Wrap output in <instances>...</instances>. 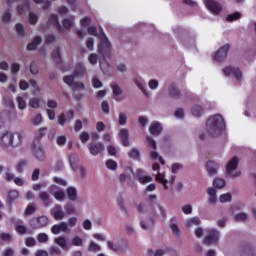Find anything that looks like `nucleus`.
I'll list each match as a JSON object with an SVG mask.
<instances>
[{
  "instance_id": "27",
  "label": "nucleus",
  "mask_w": 256,
  "mask_h": 256,
  "mask_svg": "<svg viewBox=\"0 0 256 256\" xmlns=\"http://www.w3.org/2000/svg\"><path fill=\"white\" fill-rule=\"evenodd\" d=\"M38 197H39V199H41V201L43 202V205H45V207H49V205H51V203H53V201L51 200V196L46 191L40 192Z\"/></svg>"
},
{
  "instance_id": "19",
  "label": "nucleus",
  "mask_w": 256,
  "mask_h": 256,
  "mask_svg": "<svg viewBox=\"0 0 256 256\" xmlns=\"http://www.w3.org/2000/svg\"><path fill=\"white\" fill-rule=\"evenodd\" d=\"M55 189H57V186L52 185L50 187V193L53 195L54 199H56V201H65L66 199V195H65V191H63V189H58L55 191Z\"/></svg>"
},
{
  "instance_id": "8",
  "label": "nucleus",
  "mask_w": 256,
  "mask_h": 256,
  "mask_svg": "<svg viewBox=\"0 0 256 256\" xmlns=\"http://www.w3.org/2000/svg\"><path fill=\"white\" fill-rule=\"evenodd\" d=\"M47 225H49V218L47 216H39L30 221V227H32V229H43V227H47Z\"/></svg>"
},
{
  "instance_id": "62",
  "label": "nucleus",
  "mask_w": 256,
  "mask_h": 256,
  "mask_svg": "<svg viewBox=\"0 0 256 256\" xmlns=\"http://www.w3.org/2000/svg\"><path fill=\"white\" fill-rule=\"evenodd\" d=\"M58 106H59V104L55 100H53V99H49L47 101L48 109L55 110V109H57Z\"/></svg>"
},
{
  "instance_id": "31",
  "label": "nucleus",
  "mask_w": 256,
  "mask_h": 256,
  "mask_svg": "<svg viewBox=\"0 0 256 256\" xmlns=\"http://www.w3.org/2000/svg\"><path fill=\"white\" fill-rule=\"evenodd\" d=\"M31 7V0H24L23 4H18L17 13L18 15H23L25 11Z\"/></svg>"
},
{
  "instance_id": "25",
  "label": "nucleus",
  "mask_w": 256,
  "mask_h": 256,
  "mask_svg": "<svg viewBox=\"0 0 256 256\" xmlns=\"http://www.w3.org/2000/svg\"><path fill=\"white\" fill-rule=\"evenodd\" d=\"M119 137L124 147H129V130H127V128H122L119 131Z\"/></svg>"
},
{
  "instance_id": "28",
  "label": "nucleus",
  "mask_w": 256,
  "mask_h": 256,
  "mask_svg": "<svg viewBox=\"0 0 256 256\" xmlns=\"http://www.w3.org/2000/svg\"><path fill=\"white\" fill-rule=\"evenodd\" d=\"M111 89L113 91V95H115V101L119 103L121 101L119 95L123 94V89L121 88V86H119V84H111Z\"/></svg>"
},
{
  "instance_id": "34",
  "label": "nucleus",
  "mask_w": 256,
  "mask_h": 256,
  "mask_svg": "<svg viewBox=\"0 0 256 256\" xmlns=\"http://www.w3.org/2000/svg\"><path fill=\"white\" fill-rule=\"evenodd\" d=\"M67 197L70 201H77V188L76 187H68L66 190Z\"/></svg>"
},
{
  "instance_id": "32",
  "label": "nucleus",
  "mask_w": 256,
  "mask_h": 256,
  "mask_svg": "<svg viewBox=\"0 0 256 256\" xmlns=\"http://www.w3.org/2000/svg\"><path fill=\"white\" fill-rule=\"evenodd\" d=\"M153 225L154 222L152 218H148L140 222V227L141 229H144V231H151V229H153Z\"/></svg>"
},
{
  "instance_id": "33",
  "label": "nucleus",
  "mask_w": 256,
  "mask_h": 256,
  "mask_svg": "<svg viewBox=\"0 0 256 256\" xmlns=\"http://www.w3.org/2000/svg\"><path fill=\"white\" fill-rule=\"evenodd\" d=\"M200 224H201V219H199V217L190 218L184 222V225L185 227H187V229L191 227H195Z\"/></svg>"
},
{
  "instance_id": "35",
  "label": "nucleus",
  "mask_w": 256,
  "mask_h": 256,
  "mask_svg": "<svg viewBox=\"0 0 256 256\" xmlns=\"http://www.w3.org/2000/svg\"><path fill=\"white\" fill-rule=\"evenodd\" d=\"M107 59H109V57H103V59L99 60L100 69L105 75H109V62H107Z\"/></svg>"
},
{
  "instance_id": "1",
  "label": "nucleus",
  "mask_w": 256,
  "mask_h": 256,
  "mask_svg": "<svg viewBox=\"0 0 256 256\" xmlns=\"http://www.w3.org/2000/svg\"><path fill=\"white\" fill-rule=\"evenodd\" d=\"M0 145L6 149L21 147L23 145V133L5 130L3 125H0Z\"/></svg>"
},
{
  "instance_id": "22",
  "label": "nucleus",
  "mask_w": 256,
  "mask_h": 256,
  "mask_svg": "<svg viewBox=\"0 0 256 256\" xmlns=\"http://www.w3.org/2000/svg\"><path fill=\"white\" fill-rule=\"evenodd\" d=\"M209 205H217V190L213 187L207 189Z\"/></svg>"
},
{
  "instance_id": "58",
  "label": "nucleus",
  "mask_w": 256,
  "mask_h": 256,
  "mask_svg": "<svg viewBox=\"0 0 256 256\" xmlns=\"http://www.w3.org/2000/svg\"><path fill=\"white\" fill-rule=\"evenodd\" d=\"M50 255H61V249L57 246H50L49 248Z\"/></svg>"
},
{
  "instance_id": "47",
  "label": "nucleus",
  "mask_w": 256,
  "mask_h": 256,
  "mask_svg": "<svg viewBox=\"0 0 256 256\" xmlns=\"http://www.w3.org/2000/svg\"><path fill=\"white\" fill-rule=\"evenodd\" d=\"M225 179L222 178H216L213 180V185L214 187H216L217 189H223V187H225Z\"/></svg>"
},
{
  "instance_id": "45",
  "label": "nucleus",
  "mask_w": 256,
  "mask_h": 256,
  "mask_svg": "<svg viewBox=\"0 0 256 256\" xmlns=\"http://www.w3.org/2000/svg\"><path fill=\"white\" fill-rule=\"evenodd\" d=\"M16 101H17V103H18V109H20V110H24V109H27V102H26V100H25V98H23V97H21V96H18L17 98H16Z\"/></svg>"
},
{
  "instance_id": "5",
  "label": "nucleus",
  "mask_w": 256,
  "mask_h": 256,
  "mask_svg": "<svg viewBox=\"0 0 256 256\" xmlns=\"http://www.w3.org/2000/svg\"><path fill=\"white\" fill-rule=\"evenodd\" d=\"M146 141L150 147V149H152V151L150 152V158L153 161H159V163H161V165H165V160H163V157L159 156V153H157V142H155V140L153 139V137L151 136H146Z\"/></svg>"
},
{
  "instance_id": "36",
  "label": "nucleus",
  "mask_w": 256,
  "mask_h": 256,
  "mask_svg": "<svg viewBox=\"0 0 256 256\" xmlns=\"http://www.w3.org/2000/svg\"><path fill=\"white\" fill-rule=\"evenodd\" d=\"M11 19V9H6L2 14L1 21L4 23V25H9V23H11Z\"/></svg>"
},
{
  "instance_id": "59",
  "label": "nucleus",
  "mask_w": 256,
  "mask_h": 256,
  "mask_svg": "<svg viewBox=\"0 0 256 256\" xmlns=\"http://www.w3.org/2000/svg\"><path fill=\"white\" fill-rule=\"evenodd\" d=\"M63 27L64 29H71V27H73V19L65 18L63 20Z\"/></svg>"
},
{
  "instance_id": "9",
  "label": "nucleus",
  "mask_w": 256,
  "mask_h": 256,
  "mask_svg": "<svg viewBox=\"0 0 256 256\" xmlns=\"http://www.w3.org/2000/svg\"><path fill=\"white\" fill-rule=\"evenodd\" d=\"M63 80L64 83L74 91H83L85 89V84L82 82H75V77L73 75L65 76Z\"/></svg>"
},
{
  "instance_id": "4",
  "label": "nucleus",
  "mask_w": 256,
  "mask_h": 256,
  "mask_svg": "<svg viewBox=\"0 0 256 256\" xmlns=\"http://www.w3.org/2000/svg\"><path fill=\"white\" fill-rule=\"evenodd\" d=\"M100 44L98 45V53L102 55V57H111V42H109V38L104 34L99 36Z\"/></svg>"
},
{
  "instance_id": "53",
  "label": "nucleus",
  "mask_w": 256,
  "mask_h": 256,
  "mask_svg": "<svg viewBox=\"0 0 256 256\" xmlns=\"http://www.w3.org/2000/svg\"><path fill=\"white\" fill-rule=\"evenodd\" d=\"M99 61V56L95 53H91L88 56V62L90 63V65H97V62Z\"/></svg>"
},
{
  "instance_id": "29",
  "label": "nucleus",
  "mask_w": 256,
  "mask_h": 256,
  "mask_svg": "<svg viewBox=\"0 0 256 256\" xmlns=\"http://www.w3.org/2000/svg\"><path fill=\"white\" fill-rule=\"evenodd\" d=\"M191 113L193 117L199 118V117H203L205 110L203 109V106L199 104H195L194 106H192Z\"/></svg>"
},
{
  "instance_id": "14",
  "label": "nucleus",
  "mask_w": 256,
  "mask_h": 256,
  "mask_svg": "<svg viewBox=\"0 0 256 256\" xmlns=\"http://www.w3.org/2000/svg\"><path fill=\"white\" fill-rule=\"evenodd\" d=\"M219 237H220L219 230L209 229L208 235L205 238L206 245H212L213 243H218Z\"/></svg>"
},
{
  "instance_id": "46",
  "label": "nucleus",
  "mask_w": 256,
  "mask_h": 256,
  "mask_svg": "<svg viewBox=\"0 0 256 256\" xmlns=\"http://www.w3.org/2000/svg\"><path fill=\"white\" fill-rule=\"evenodd\" d=\"M16 32L19 37H27V32H25V28L21 23L16 24Z\"/></svg>"
},
{
  "instance_id": "30",
  "label": "nucleus",
  "mask_w": 256,
  "mask_h": 256,
  "mask_svg": "<svg viewBox=\"0 0 256 256\" xmlns=\"http://www.w3.org/2000/svg\"><path fill=\"white\" fill-rule=\"evenodd\" d=\"M43 43V39H41V36H36L34 40L27 45V50L28 51H35L39 45Z\"/></svg>"
},
{
  "instance_id": "38",
  "label": "nucleus",
  "mask_w": 256,
  "mask_h": 256,
  "mask_svg": "<svg viewBox=\"0 0 256 256\" xmlns=\"http://www.w3.org/2000/svg\"><path fill=\"white\" fill-rule=\"evenodd\" d=\"M85 74V64L84 63H78L76 65V68L74 70V76L75 77H81V75Z\"/></svg>"
},
{
  "instance_id": "54",
  "label": "nucleus",
  "mask_w": 256,
  "mask_h": 256,
  "mask_svg": "<svg viewBox=\"0 0 256 256\" xmlns=\"http://www.w3.org/2000/svg\"><path fill=\"white\" fill-rule=\"evenodd\" d=\"M118 123L121 126L127 125V114H125L124 112H120L118 116Z\"/></svg>"
},
{
  "instance_id": "18",
  "label": "nucleus",
  "mask_w": 256,
  "mask_h": 256,
  "mask_svg": "<svg viewBox=\"0 0 256 256\" xmlns=\"http://www.w3.org/2000/svg\"><path fill=\"white\" fill-rule=\"evenodd\" d=\"M51 232L54 235H59V233H69V225L67 222H61L60 224H55L51 227Z\"/></svg>"
},
{
  "instance_id": "41",
  "label": "nucleus",
  "mask_w": 256,
  "mask_h": 256,
  "mask_svg": "<svg viewBox=\"0 0 256 256\" xmlns=\"http://www.w3.org/2000/svg\"><path fill=\"white\" fill-rule=\"evenodd\" d=\"M52 58H53V61H55L58 65L61 64V49L60 48H56L52 52Z\"/></svg>"
},
{
  "instance_id": "60",
  "label": "nucleus",
  "mask_w": 256,
  "mask_h": 256,
  "mask_svg": "<svg viewBox=\"0 0 256 256\" xmlns=\"http://www.w3.org/2000/svg\"><path fill=\"white\" fill-rule=\"evenodd\" d=\"M235 221H247V215L244 212H239L234 216Z\"/></svg>"
},
{
  "instance_id": "43",
  "label": "nucleus",
  "mask_w": 256,
  "mask_h": 256,
  "mask_svg": "<svg viewBox=\"0 0 256 256\" xmlns=\"http://www.w3.org/2000/svg\"><path fill=\"white\" fill-rule=\"evenodd\" d=\"M88 251L91 253H97L101 251V246H99V244L95 243L94 241H90Z\"/></svg>"
},
{
  "instance_id": "2",
  "label": "nucleus",
  "mask_w": 256,
  "mask_h": 256,
  "mask_svg": "<svg viewBox=\"0 0 256 256\" xmlns=\"http://www.w3.org/2000/svg\"><path fill=\"white\" fill-rule=\"evenodd\" d=\"M225 130V119L215 114L210 116L206 121V131L210 137H219Z\"/></svg>"
},
{
  "instance_id": "63",
  "label": "nucleus",
  "mask_w": 256,
  "mask_h": 256,
  "mask_svg": "<svg viewBox=\"0 0 256 256\" xmlns=\"http://www.w3.org/2000/svg\"><path fill=\"white\" fill-rule=\"evenodd\" d=\"M220 203H229L231 201V194H222L219 197Z\"/></svg>"
},
{
  "instance_id": "50",
  "label": "nucleus",
  "mask_w": 256,
  "mask_h": 256,
  "mask_svg": "<svg viewBox=\"0 0 256 256\" xmlns=\"http://www.w3.org/2000/svg\"><path fill=\"white\" fill-rule=\"evenodd\" d=\"M105 165L110 171H117V162H115V160L109 159L106 161Z\"/></svg>"
},
{
  "instance_id": "40",
  "label": "nucleus",
  "mask_w": 256,
  "mask_h": 256,
  "mask_svg": "<svg viewBox=\"0 0 256 256\" xmlns=\"http://www.w3.org/2000/svg\"><path fill=\"white\" fill-rule=\"evenodd\" d=\"M134 84L136 85V87H138V89H140V91H142L145 97H149V93L147 92V89H145V85H143V82H141V80L134 79Z\"/></svg>"
},
{
  "instance_id": "17",
  "label": "nucleus",
  "mask_w": 256,
  "mask_h": 256,
  "mask_svg": "<svg viewBox=\"0 0 256 256\" xmlns=\"http://www.w3.org/2000/svg\"><path fill=\"white\" fill-rule=\"evenodd\" d=\"M136 175L138 177L139 183L145 185L147 183H151L153 181V177L150 175L145 174V170L139 168L136 170Z\"/></svg>"
},
{
  "instance_id": "24",
  "label": "nucleus",
  "mask_w": 256,
  "mask_h": 256,
  "mask_svg": "<svg viewBox=\"0 0 256 256\" xmlns=\"http://www.w3.org/2000/svg\"><path fill=\"white\" fill-rule=\"evenodd\" d=\"M54 243L59 245L62 251H69V245L67 244V238L60 236L54 239Z\"/></svg>"
},
{
  "instance_id": "48",
  "label": "nucleus",
  "mask_w": 256,
  "mask_h": 256,
  "mask_svg": "<svg viewBox=\"0 0 256 256\" xmlns=\"http://www.w3.org/2000/svg\"><path fill=\"white\" fill-rule=\"evenodd\" d=\"M241 17L240 12H234L232 14L227 15L226 21L233 22V21H239V18Z\"/></svg>"
},
{
  "instance_id": "11",
  "label": "nucleus",
  "mask_w": 256,
  "mask_h": 256,
  "mask_svg": "<svg viewBox=\"0 0 256 256\" xmlns=\"http://www.w3.org/2000/svg\"><path fill=\"white\" fill-rule=\"evenodd\" d=\"M160 166L157 163L152 164V170L156 171L157 174L155 175V180L158 181V183H161L163 185V188L165 190L169 189V186H167V180L165 179V173L159 172Z\"/></svg>"
},
{
  "instance_id": "44",
  "label": "nucleus",
  "mask_w": 256,
  "mask_h": 256,
  "mask_svg": "<svg viewBox=\"0 0 256 256\" xmlns=\"http://www.w3.org/2000/svg\"><path fill=\"white\" fill-rule=\"evenodd\" d=\"M32 125L35 127L41 125L43 123V116L41 114H36L32 119H31Z\"/></svg>"
},
{
  "instance_id": "13",
  "label": "nucleus",
  "mask_w": 256,
  "mask_h": 256,
  "mask_svg": "<svg viewBox=\"0 0 256 256\" xmlns=\"http://www.w3.org/2000/svg\"><path fill=\"white\" fill-rule=\"evenodd\" d=\"M229 49H231V46L229 44H225L220 47L214 55L215 61H218V63H221V61H225Z\"/></svg>"
},
{
  "instance_id": "23",
  "label": "nucleus",
  "mask_w": 256,
  "mask_h": 256,
  "mask_svg": "<svg viewBox=\"0 0 256 256\" xmlns=\"http://www.w3.org/2000/svg\"><path fill=\"white\" fill-rule=\"evenodd\" d=\"M34 157L37 159V161H45V150H43V147L34 145Z\"/></svg>"
},
{
  "instance_id": "15",
  "label": "nucleus",
  "mask_w": 256,
  "mask_h": 256,
  "mask_svg": "<svg viewBox=\"0 0 256 256\" xmlns=\"http://www.w3.org/2000/svg\"><path fill=\"white\" fill-rule=\"evenodd\" d=\"M87 147L93 157H97L99 153L105 151V145H103V143H89Z\"/></svg>"
},
{
  "instance_id": "61",
  "label": "nucleus",
  "mask_w": 256,
  "mask_h": 256,
  "mask_svg": "<svg viewBox=\"0 0 256 256\" xmlns=\"http://www.w3.org/2000/svg\"><path fill=\"white\" fill-rule=\"evenodd\" d=\"M130 159H139V157L141 156V154L139 153V150L137 149H132L129 153H128Z\"/></svg>"
},
{
  "instance_id": "6",
  "label": "nucleus",
  "mask_w": 256,
  "mask_h": 256,
  "mask_svg": "<svg viewBox=\"0 0 256 256\" xmlns=\"http://www.w3.org/2000/svg\"><path fill=\"white\" fill-rule=\"evenodd\" d=\"M223 73L226 77H231L232 75L237 83H241V81H243V72L238 67L226 66L223 69Z\"/></svg>"
},
{
  "instance_id": "51",
  "label": "nucleus",
  "mask_w": 256,
  "mask_h": 256,
  "mask_svg": "<svg viewBox=\"0 0 256 256\" xmlns=\"http://www.w3.org/2000/svg\"><path fill=\"white\" fill-rule=\"evenodd\" d=\"M148 87L149 89H151L152 91H156V89H159V80L157 79H151L148 82Z\"/></svg>"
},
{
  "instance_id": "16",
  "label": "nucleus",
  "mask_w": 256,
  "mask_h": 256,
  "mask_svg": "<svg viewBox=\"0 0 256 256\" xmlns=\"http://www.w3.org/2000/svg\"><path fill=\"white\" fill-rule=\"evenodd\" d=\"M205 169H206L207 174L210 177H213V176L217 175V171H219V163H217L213 160H209L205 164Z\"/></svg>"
},
{
  "instance_id": "7",
  "label": "nucleus",
  "mask_w": 256,
  "mask_h": 256,
  "mask_svg": "<svg viewBox=\"0 0 256 256\" xmlns=\"http://www.w3.org/2000/svg\"><path fill=\"white\" fill-rule=\"evenodd\" d=\"M174 33L177 35L178 39H180L181 43H183V45H186L187 47H189L190 45H195V40H193V38L189 37V34L184 31L181 28H175L174 29Z\"/></svg>"
},
{
  "instance_id": "57",
  "label": "nucleus",
  "mask_w": 256,
  "mask_h": 256,
  "mask_svg": "<svg viewBox=\"0 0 256 256\" xmlns=\"http://www.w3.org/2000/svg\"><path fill=\"white\" fill-rule=\"evenodd\" d=\"M19 198V191L17 190H11L8 194L9 201H15Z\"/></svg>"
},
{
  "instance_id": "21",
  "label": "nucleus",
  "mask_w": 256,
  "mask_h": 256,
  "mask_svg": "<svg viewBox=\"0 0 256 256\" xmlns=\"http://www.w3.org/2000/svg\"><path fill=\"white\" fill-rule=\"evenodd\" d=\"M49 25H53L58 29V31L61 33L63 31V26L59 23V18L56 14H50L48 18V24H46V27H49Z\"/></svg>"
},
{
  "instance_id": "20",
  "label": "nucleus",
  "mask_w": 256,
  "mask_h": 256,
  "mask_svg": "<svg viewBox=\"0 0 256 256\" xmlns=\"http://www.w3.org/2000/svg\"><path fill=\"white\" fill-rule=\"evenodd\" d=\"M149 131H150L151 135H154L157 137V136L161 135V132L163 131V125L157 121L151 122V124L149 126Z\"/></svg>"
},
{
  "instance_id": "56",
  "label": "nucleus",
  "mask_w": 256,
  "mask_h": 256,
  "mask_svg": "<svg viewBox=\"0 0 256 256\" xmlns=\"http://www.w3.org/2000/svg\"><path fill=\"white\" fill-rule=\"evenodd\" d=\"M37 240L39 243H47L49 241V235L45 233H40L37 236Z\"/></svg>"
},
{
  "instance_id": "3",
  "label": "nucleus",
  "mask_w": 256,
  "mask_h": 256,
  "mask_svg": "<svg viewBox=\"0 0 256 256\" xmlns=\"http://www.w3.org/2000/svg\"><path fill=\"white\" fill-rule=\"evenodd\" d=\"M239 167V158L233 157L226 164V177L235 179V177H241V171L237 170Z\"/></svg>"
},
{
  "instance_id": "52",
  "label": "nucleus",
  "mask_w": 256,
  "mask_h": 256,
  "mask_svg": "<svg viewBox=\"0 0 256 256\" xmlns=\"http://www.w3.org/2000/svg\"><path fill=\"white\" fill-rule=\"evenodd\" d=\"M174 116L176 117V119H185V110L183 108H177L174 112Z\"/></svg>"
},
{
  "instance_id": "26",
  "label": "nucleus",
  "mask_w": 256,
  "mask_h": 256,
  "mask_svg": "<svg viewBox=\"0 0 256 256\" xmlns=\"http://www.w3.org/2000/svg\"><path fill=\"white\" fill-rule=\"evenodd\" d=\"M168 95L173 99H179V97H181V90H179L175 84H171L168 87Z\"/></svg>"
},
{
  "instance_id": "55",
  "label": "nucleus",
  "mask_w": 256,
  "mask_h": 256,
  "mask_svg": "<svg viewBox=\"0 0 256 256\" xmlns=\"http://www.w3.org/2000/svg\"><path fill=\"white\" fill-rule=\"evenodd\" d=\"M72 245H74V247H83V238L75 236L72 239Z\"/></svg>"
},
{
  "instance_id": "64",
  "label": "nucleus",
  "mask_w": 256,
  "mask_h": 256,
  "mask_svg": "<svg viewBox=\"0 0 256 256\" xmlns=\"http://www.w3.org/2000/svg\"><path fill=\"white\" fill-rule=\"evenodd\" d=\"M79 140L81 141V143H87V141H89V133L87 132L80 133Z\"/></svg>"
},
{
  "instance_id": "39",
  "label": "nucleus",
  "mask_w": 256,
  "mask_h": 256,
  "mask_svg": "<svg viewBox=\"0 0 256 256\" xmlns=\"http://www.w3.org/2000/svg\"><path fill=\"white\" fill-rule=\"evenodd\" d=\"M79 161V156H77L76 154H72L69 157V163L71 168L73 169V171L77 170V162Z\"/></svg>"
},
{
  "instance_id": "42",
  "label": "nucleus",
  "mask_w": 256,
  "mask_h": 256,
  "mask_svg": "<svg viewBox=\"0 0 256 256\" xmlns=\"http://www.w3.org/2000/svg\"><path fill=\"white\" fill-rule=\"evenodd\" d=\"M28 21H29L30 25H37V23L39 21V16L37 15V13L29 12Z\"/></svg>"
},
{
  "instance_id": "37",
  "label": "nucleus",
  "mask_w": 256,
  "mask_h": 256,
  "mask_svg": "<svg viewBox=\"0 0 256 256\" xmlns=\"http://www.w3.org/2000/svg\"><path fill=\"white\" fill-rule=\"evenodd\" d=\"M41 101H43V98L34 97L29 100V105L32 109H39L41 107Z\"/></svg>"
},
{
  "instance_id": "10",
  "label": "nucleus",
  "mask_w": 256,
  "mask_h": 256,
  "mask_svg": "<svg viewBox=\"0 0 256 256\" xmlns=\"http://www.w3.org/2000/svg\"><path fill=\"white\" fill-rule=\"evenodd\" d=\"M50 215L56 221H63V219H65V211L59 204H55L54 207L50 209Z\"/></svg>"
},
{
  "instance_id": "12",
  "label": "nucleus",
  "mask_w": 256,
  "mask_h": 256,
  "mask_svg": "<svg viewBox=\"0 0 256 256\" xmlns=\"http://www.w3.org/2000/svg\"><path fill=\"white\" fill-rule=\"evenodd\" d=\"M205 5L208 11L212 12L213 15H219V13L223 11V6H221L219 2L215 0H205Z\"/></svg>"
},
{
  "instance_id": "49",
  "label": "nucleus",
  "mask_w": 256,
  "mask_h": 256,
  "mask_svg": "<svg viewBox=\"0 0 256 256\" xmlns=\"http://www.w3.org/2000/svg\"><path fill=\"white\" fill-rule=\"evenodd\" d=\"M56 143L59 147H65L67 144V136L61 135L56 137Z\"/></svg>"
}]
</instances>
